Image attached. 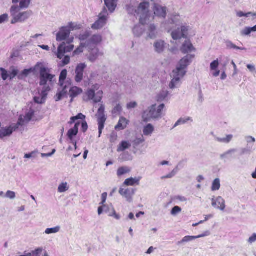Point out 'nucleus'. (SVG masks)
Listing matches in <instances>:
<instances>
[{"label": "nucleus", "mask_w": 256, "mask_h": 256, "mask_svg": "<svg viewBox=\"0 0 256 256\" xmlns=\"http://www.w3.org/2000/svg\"><path fill=\"white\" fill-rule=\"evenodd\" d=\"M128 120L124 117H121L118 121V122L115 126V129L116 130H122L126 128L128 124Z\"/></svg>", "instance_id": "a878e982"}, {"label": "nucleus", "mask_w": 256, "mask_h": 256, "mask_svg": "<svg viewBox=\"0 0 256 256\" xmlns=\"http://www.w3.org/2000/svg\"><path fill=\"white\" fill-rule=\"evenodd\" d=\"M34 114V112L32 110H30L28 113H27L26 116H20L18 121L17 123V126L18 127L20 126H23L25 123H28L29 122L32 118V116Z\"/></svg>", "instance_id": "412c9836"}, {"label": "nucleus", "mask_w": 256, "mask_h": 256, "mask_svg": "<svg viewBox=\"0 0 256 256\" xmlns=\"http://www.w3.org/2000/svg\"><path fill=\"white\" fill-rule=\"evenodd\" d=\"M16 192L11 191V190H8L6 192L4 195V198H10V200H14L16 198Z\"/></svg>", "instance_id": "603ef678"}, {"label": "nucleus", "mask_w": 256, "mask_h": 256, "mask_svg": "<svg viewBox=\"0 0 256 256\" xmlns=\"http://www.w3.org/2000/svg\"><path fill=\"white\" fill-rule=\"evenodd\" d=\"M131 170V169L128 166H122L118 170L117 175L118 176H122L126 174L129 173Z\"/></svg>", "instance_id": "f704fd0d"}, {"label": "nucleus", "mask_w": 256, "mask_h": 256, "mask_svg": "<svg viewBox=\"0 0 256 256\" xmlns=\"http://www.w3.org/2000/svg\"><path fill=\"white\" fill-rule=\"evenodd\" d=\"M144 32V28L141 25H138L134 26L133 29V32L135 36L139 37Z\"/></svg>", "instance_id": "c9c22d12"}, {"label": "nucleus", "mask_w": 256, "mask_h": 256, "mask_svg": "<svg viewBox=\"0 0 256 256\" xmlns=\"http://www.w3.org/2000/svg\"><path fill=\"white\" fill-rule=\"evenodd\" d=\"M212 205L214 208L220 210H224L226 208L225 200L222 196L212 198Z\"/></svg>", "instance_id": "2eb2a0df"}, {"label": "nucleus", "mask_w": 256, "mask_h": 256, "mask_svg": "<svg viewBox=\"0 0 256 256\" xmlns=\"http://www.w3.org/2000/svg\"><path fill=\"white\" fill-rule=\"evenodd\" d=\"M48 92V88H46L45 90H42L39 96H35L34 98V102L38 104H42L44 103L46 100Z\"/></svg>", "instance_id": "4be33fe9"}, {"label": "nucleus", "mask_w": 256, "mask_h": 256, "mask_svg": "<svg viewBox=\"0 0 256 256\" xmlns=\"http://www.w3.org/2000/svg\"><path fill=\"white\" fill-rule=\"evenodd\" d=\"M20 9L18 6H13L11 7L10 13L12 16V19L11 21L12 24L24 22L31 16L32 12L30 11L17 14Z\"/></svg>", "instance_id": "0eeeda50"}, {"label": "nucleus", "mask_w": 256, "mask_h": 256, "mask_svg": "<svg viewBox=\"0 0 256 256\" xmlns=\"http://www.w3.org/2000/svg\"><path fill=\"white\" fill-rule=\"evenodd\" d=\"M129 155L127 153H123L121 154L119 156V160L120 161H126L130 160L128 158Z\"/></svg>", "instance_id": "680f3d73"}, {"label": "nucleus", "mask_w": 256, "mask_h": 256, "mask_svg": "<svg viewBox=\"0 0 256 256\" xmlns=\"http://www.w3.org/2000/svg\"><path fill=\"white\" fill-rule=\"evenodd\" d=\"M164 107V104L158 106L153 104L145 110L142 114V118L144 122H148L150 119H159L162 118V110Z\"/></svg>", "instance_id": "20e7f679"}, {"label": "nucleus", "mask_w": 256, "mask_h": 256, "mask_svg": "<svg viewBox=\"0 0 256 256\" xmlns=\"http://www.w3.org/2000/svg\"><path fill=\"white\" fill-rule=\"evenodd\" d=\"M0 71L1 72L2 78L3 80H6L9 78V73L4 68H0Z\"/></svg>", "instance_id": "5fc2aeb1"}, {"label": "nucleus", "mask_w": 256, "mask_h": 256, "mask_svg": "<svg viewBox=\"0 0 256 256\" xmlns=\"http://www.w3.org/2000/svg\"><path fill=\"white\" fill-rule=\"evenodd\" d=\"M38 154V151H34L30 153L26 154L24 156V158H35L36 157Z\"/></svg>", "instance_id": "13d9d810"}, {"label": "nucleus", "mask_w": 256, "mask_h": 256, "mask_svg": "<svg viewBox=\"0 0 256 256\" xmlns=\"http://www.w3.org/2000/svg\"><path fill=\"white\" fill-rule=\"evenodd\" d=\"M67 76V70H63L60 74L59 78L58 92L56 94V100H60L68 92L70 88V82L68 80L66 81Z\"/></svg>", "instance_id": "39448f33"}, {"label": "nucleus", "mask_w": 256, "mask_h": 256, "mask_svg": "<svg viewBox=\"0 0 256 256\" xmlns=\"http://www.w3.org/2000/svg\"><path fill=\"white\" fill-rule=\"evenodd\" d=\"M108 207L106 204L100 205V206L98 208V215L102 214L104 212L106 213H108Z\"/></svg>", "instance_id": "3c124183"}, {"label": "nucleus", "mask_w": 256, "mask_h": 256, "mask_svg": "<svg viewBox=\"0 0 256 256\" xmlns=\"http://www.w3.org/2000/svg\"><path fill=\"white\" fill-rule=\"evenodd\" d=\"M38 68H36V65L34 67L30 68L25 69L18 75V77L20 79H22L24 77H26L30 74L34 72L35 71L37 70Z\"/></svg>", "instance_id": "cd10ccee"}, {"label": "nucleus", "mask_w": 256, "mask_h": 256, "mask_svg": "<svg viewBox=\"0 0 256 256\" xmlns=\"http://www.w3.org/2000/svg\"><path fill=\"white\" fill-rule=\"evenodd\" d=\"M122 110V106L120 104H117L112 110V114L114 115L118 116L120 114Z\"/></svg>", "instance_id": "8fccbe9b"}, {"label": "nucleus", "mask_w": 256, "mask_h": 256, "mask_svg": "<svg viewBox=\"0 0 256 256\" xmlns=\"http://www.w3.org/2000/svg\"><path fill=\"white\" fill-rule=\"evenodd\" d=\"M149 6L148 2H142L140 4L136 10L130 5L126 6V10L129 14H132L134 12L140 14V22L144 25L147 24V20L150 18L148 11Z\"/></svg>", "instance_id": "7ed1b4c3"}, {"label": "nucleus", "mask_w": 256, "mask_h": 256, "mask_svg": "<svg viewBox=\"0 0 256 256\" xmlns=\"http://www.w3.org/2000/svg\"><path fill=\"white\" fill-rule=\"evenodd\" d=\"M110 216H114L116 220H120V215L117 214L113 208H112V212L108 213Z\"/></svg>", "instance_id": "052dcab7"}, {"label": "nucleus", "mask_w": 256, "mask_h": 256, "mask_svg": "<svg viewBox=\"0 0 256 256\" xmlns=\"http://www.w3.org/2000/svg\"><path fill=\"white\" fill-rule=\"evenodd\" d=\"M74 48V45L72 43H67L66 41L64 42L58 46L56 55L58 58L62 59L64 56L65 53L70 52Z\"/></svg>", "instance_id": "9d476101"}, {"label": "nucleus", "mask_w": 256, "mask_h": 256, "mask_svg": "<svg viewBox=\"0 0 256 256\" xmlns=\"http://www.w3.org/2000/svg\"><path fill=\"white\" fill-rule=\"evenodd\" d=\"M20 2V8H26L28 7L30 0H12V2L16 4Z\"/></svg>", "instance_id": "473e14b6"}, {"label": "nucleus", "mask_w": 256, "mask_h": 256, "mask_svg": "<svg viewBox=\"0 0 256 256\" xmlns=\"http://www.w3.org/2000/svg\"><path fill=\"white\" fill-rule=\"evenodd\" d=\"M66 28H68V30L70 32L71 31L75 30H79L81 28V26L80 24H78L76 23H74L72 22H69L66 26H65Z\"/></svg>", "instance_id": "37998d69"}, {"label": "nucleus", "mask_w": 256, "mask_h": 256, "mask_svg": "<svg viewBox=\"0 0 256 256\" xmlns=\"http://www.w3.org/2000/svg\"><path fill=\"white\" fill-rule=\"evenodd\" d=\"M70 32L68 30V28L66 26H62L60 28V30L56 34V40L58 42L66 41L67 43H72L74 40V38L70 36Z\"/></svg>", "instance_id": "1a4fd4ad"}, {"label": "nucleus", "mask_w": 256, "mask_h": 256, "mask_svg": "<svg viewBox=\"0 0 256 256\" xmlns=\"http://www.w3.org/2000/svg\"><path fill=\"white\" fill-rule=\"evenodd\" d=\"M108 194L106 192H104L102 194L101 200L102 202L100 203V205L106 204V200L107 198Z\"/></svg>", "instance_id": "69168bd1"}, {"label": "nucleus", "mask_w": 256, "mask_h": 256, "mask_svg": "<svg viewBox=\"0 0 256 256\" xmlns=\"http://www.w3.org/2000/svg\"><path fill=\"white\" fill-rule=\"evenodd\" d=\"M9 73V78L10 80L13 79L16 76H17L18 74V69L15 68L14 67H11L10 68V70L8 71Z\"/></svg>", "instance_id": "de8ad7c7"}, {"label": "nucleus", "mask_w": 256, "mask_h": 256, "mask_svg": "<svg viewBox=\"0 0 256 256\" xmlns=\"http://www.w3.org/2000/svg\"><path fill=\"white\" fill-rule=\"evenodd\" d=\"M87 47L88 50L90 53L88 59L92 62H94L99 56L104 55V53L100 52L99 50L96 46H89L88 44Z\"/></svg>", "instance_id": "9b49d317"}, {"label": "nucleus", "mask_w": 256, "mask_h": 256, "mask_svg": "<svg viewBox=\"0 0 256 256\" xmlns=\"http://www.w3.org/2000/svg\"><path fill=\"white\" fill-rule=\"evenodd\" d=\"M246 142L249 144H252L256 142V139L254 138L252 136H246L244 138Z\"/></svg>", "instance_id": "e2e57ef3"}, {"label": "nucleus", "mask_w": 256, "mask_h": 256, "mask_svg": "<svg viewBox=\"0 0 256 256\" xmlns=\"http://www.w3.org/2000/svg\"><path fill=\"white\" fill-rule=\"evenodd\" d=\"M252 152V148L250 146H248L246 148H242L241 150V154H250Z\"/></svg>", "instance_id": "bf43d9fd"}, {"label": "nucleus", "mask_w": 256, "mask_h": 256, "mask_svg": "<svg viewBox=\"0 0 256 256\" xmlns=\"http://www.w3.org/2000/svg\"><path fill=\"white\" fill-rule=\"evenodd\" d=\"M141 179V176L135 178L131 177L126 179L124 182V184L126 186H134L135 185L138 186Z\"/></svg>", "instance_id": "393cba45"}, {"label": "nucleus", "mask_w": 256, "mask_h": 256, "mask_svg": "<svg viewBox=\"0 0 256 256\" xmlns=\"http://www.w3.org/2000/svg\"><path fill=\"white\" fill-rule=\"evenodd\" d=\"M226 48L228 49L233 48V49L240 50H246V48H245L238 47V46H236L230 40L226 41Z\"/></svg>", "instance_id": "58836bf2"}, {"label": "nucleus", "mask_w": 256, "mask_h": 256, "mask_svg": "<svg viewBox=\"0 0 256 256\" xmlns=\"http://www.w3.org/2000/svg\"><path fill=\"white\" fill-rule=\"evenodd\" d=\"M70 62V58L68 56H65L62 60L63 66L68 64Z\"/></svg>", "instance_id": "774afa93"}, {"label": "nucleus", "mask_w": 256, "mask_h": 256, "mask_svg": "<svg viewBox=\"0 0 256 256\" xmlns=\"http://www.w3.org/2000/svg\"><path fill=\"white\" fill-rule=\"evenodd\" d=\"M131 146V144L127 141H122L118 146L117 151L118 152H124V150L128 149Z\"/></svg>", "instance_id": "c756f323"}, {"label": "nucleus", "mask_w": 256, "mask_h": 256, "mask_svg": "<svg viewBox=\"0 0 256 256\" xmlns=\"http://www.w3.org/2000/svg\"><path fill=\"white\" fill-rule=\"evenodd\" d=\"M136 191V188H120L119 190V194L128 202H132L133 200V196Z\"/></svg>", "instance_id": "f8f14e48"}, {"label": "nucleus", "mask_w": 256, "mask_h": 256, "mask_svg": "<svg viewBox=\"0 0 256 256\" xmlns=\"http://www.w3.org/2000/svg\"><path fill=\"white\" fill-rule=\"evenodd\" d=\"M219 66V62L218 60L213 61L210 64V69L211 70H215L217 69Z\"/></svg>", "instance_id": "6e6d98bb"}, {"label": "nucleus", "mask_w": 256, "mask_h": 256, "mask_svg": "<svg viewBox=\"0 0 256 256\" xmlns=\"http://www.w3.org/2000/svg\"><path fill=\"white\" fill-rule=\"evenodd\" d=\"M69 189L68 184L66 182H62L58 186V192L62 193L66 192Z\"/></svg>", "instance_id": "79ce46f5"}, {"label": "nucleus", "mask_w": 256, "mask_h": 256, "mask_svg": "<svg viewBox=\"0 0 256 256\" xmlns=\"http://www.w3.org/2000/svg\"><path fill=\"white\" fill-rule=\"evenodd\" d=\"M36 68H38L37 70L40 72V84L43 86L42 90H45L46 88H48L49 92L50 90L49 85L52 83L54 75L50 73V70L44 63L38 62Z\"/></svg>", "instance_id": "f03ea898"}, {"label": "nucleus", "mask_w": 256, "mask_h": 256, "mask_svg": "<svg viewBox=\"0 0 256 256\" xmlns=\"http://www.w3.org/2000/svg\"><path fill=\"white\" fill-rule=\"evenodd\" d=\"M87 45L88 44L86 42L84 44L82 43L80 45L74 52V55H78L82 52L84 48H88Z\"/></svg>", "instance_id": "c03bdc74"}, {"label": "nucleus", "mask_w": 256, "mask_h": 256, "mask_svg": "<svg viewBox=\"0 0 256 256\" xmlns=\"http://www.w3.org/2000/svg\"><path fill=\"white\" fill-rule=\"evenodd\" d=\"M180 166V164L172 170L171 172L168 174L166 176H163L162 178H173L178 172L180 170L178 166Z\"/></svg>", "instance_id": "49530a36"}, {"label": "nucleus", "mask_w": 256, "mask_h": 256, "mask_svg": "<svg viewBox=\"0 0 256 256\" xmlns=\"http://www.w3.org/2000/svg\"><path fill=\"white\" fill-rule=\"evenodd\" d=\"M106 16L100 13L98 19L92 25V28L94 30L100 29L106 24Z\"/></svg>", "instance_id": "dca6fc26"}, {"label": "nucleus", "mask_w": 256, "mask_h": 256, "mask_svg": "<svg viewBox=\"0 0 256 256\" xmlns=\"http://www.w3.org/2000/svg\"><path fill=\"white\" fill-rule=\"evenodd\" d=\"M80 125V122H76L74 125V126L72 128H70L68 132V136L70 140V142L74 144L75 148H76V142L73 140V138L76 136L78 133V127Z\"/></svg>", "instance_id": "f3484780"}, {"label": "nucleus", "mask_w": 256, "mask_h": 256, "mask_svg": "<svg viewBox=\"0 0 256 256\" xmlns=\"http://www.w3.org/2000/svg\"><path fill=\"white\" fill-rule=\"evenodd\" d=\"M100 85L98 84H93L90 88L88 90L86 93V101L92 100L94 103L100 102L103 96V92L99 90Z\"/></svg>", "instance_id": "423d86ee"}, {"label": "nucleus", "mask_w": 256, "mask_h": 256, "mask_svg": "<svg viewBox=\"0 0 256 256\" xmlns=\"http://www.w3.org/2000/svg\"><path fill=\"white\" fill-rule=\"evenodd\" d=\"M104 106L103 104H101L96 114L98 126V137H100L101 136L106 120V116L104 114Z\"/></svg>", "instance_id": "6e6552de"}, {"label": "nucleus", "mask_w": 256, "mask_h": 256, "mask_svg": "<svg viewBox=\"0 0 256 256\" xmlns=\"http://www.w3.org/2000/svg\"><path fill=\"white\" fill-rule=\"evenodd\" d=\"M154 14L160 18H165L167 14V8L155 4L153 8Z\"/></svg>", "instance_id": "4468645a"}, {"label": "nucleus", "mask_w": 256, "mask_h": 256, "mask_svg": "<svg viewBox=\"0 0 256 256\" xmlns=\"http://www.w3.org/2000/svg\"><path fill=\"white\" fill-rule=\"evenodd\" d=\"M233 138V135L232 134H228L226 135V136L224 138H218V137H216L215 140L220 142H222L225 144H228L232 139Z\"/></svg>", "instance_id": "72a5a7b5"}, {"label": "nucleus", "mask_w": 256, "mask_h": 256, "mask_svg": "<svg viewBox=\"0 0 256 256\" xmlns=\"http://www.w3.org/2000/svg\"><path fill=\"white\" fill-rule=\"evenodd\" d=\"M194 57V55L187 54L180 60L176 68L171 74L172 80L169 84L170 88L174 89L180 85V80L186 74L187 67L191 64Z\"/></svg>", "instance_id": "f257e3e1"}, {"label": "nucleus", "mask_w": 256, "mask_h": 256, "mask_svg": "<svg viewBox=\"0 0 256 256\" xmlns=\"http://www.w3.org/2000/svg\"><path fill=\"white\" fill-rule=\"evenodd\" d=\"M82 88L78 87H72L70 90V96L72 98L77 96L78 94L82 92Z\"/></svg>", "instance_id": "7c9ffc66"}, {"label": "nucleus", "mask_w": 256, "mask_h": 256, "mask_svg": "<svg viewBox=\"0 0 256 256\" xmlns=\"http://www.w3.org/2000/svg\"><path fill=\"white\" fill-rule=\"evenodd\" d=\"M210 235V232L208 231L205 232L204 234L198 235L197 236H186L178 242V244H181L186 242H188L197 238H204V236H208Z\"/></svg>", "instance_id": "a211bd4d"}, {"label": "nucleus", "mask_w": 256, "mask_h": 256, "mask_svg": "<svg viewBox=\"0 0 256 256\" xmlns=\"http://www.w3.org/2000/svg\"><path fill=\"white\" fill-rule=\"evenodd\" d=\"M248 243L252 244L256 242V233H254L248 240Z\"/></svg>", "instance_id": "338daca9"}, {"label": "nucleus", "mask_w": 256, "mask_h": 256, "mask_svg": "<svg viewBox=\"0 0 256 256\" xmlns=\"http://www.w3.org/2000/svg\"><path fill=\"white\" fill-rule=\"evenodd\" d=\"M60 230V226H56L54 228H48L45 230L44 234H54L58 232Z\"/></svg>", "instance_id": "e433bc0d"}, {"label": "nucleus", "mask_w": 256, "mask_h": 256, "mask_svg": "<svg viewBox=\"0 0 256 256\" xmlns=\"http://www.w3.org/2000/svg\"><path fill=\"white\" fill-rule=\"evenodd\" d=\"M154 47L156 52L162 54L166 48V43L162 40H158L154 42Z\"/></svg>", "instance_id": "6ab92c4d"}, {"label": "nucleus", "mask_w": 256, "mask_h": 256, "mask_svg": "<svg viewBox=\"0 0 256 256\" xmlns=\"http://www.w3.org/2000/svg\"><path fill=\"white\" fill-rule=\"evenodd\" d=\"M220 180L216 178L212 182L211 190L212 191H216L220 190Z\"/></svg>", "instance_id": "4c0bfd02"}, {"label": "nucleus", "mask_w": 256, "mask_h": 256, "mask_svg": "<svg viewBox=\"0 0 256 256\" xmlns=\"http://www.w3.org/2000/svg\"><path fill=\"white\" fill-rule=\"evenodd\" d=\"M172 36L174 40H176L184 37L179 29L174 30L172 33Z\"/></svg>", "instance_id": "a19ab883"}, {"label": "nucleus", "mask_w": 256, "mask_h": 256, "mask_svg": "<svg viewBox=\"0 0 256 256\" xmlns=\"http://www.w3.org/2000/svg\"><path fill=\"white\" fill-rule=\"evenodd\" d=\"M43 251V248L40 247L36 249L30 253L27 254L28 256H40Z\"/></svg>", "instance_id": "09e8293b"}, {"label": "nucleus", "mask_w": 256, "mask_h": 256, "mask_svg": "<svg viewBox=\"0 0 256 256\" xmlns=\"http://www.w3.org/2000/svg\"><path fill=\"white\" fill-rule=\"evenodd\" d=\"M86 65L84 63H80L77 65L74 71V80L76 82H80L84 78V72Z\"/></svg>", "instance_id": "ddd939ff"}, {"label": "nucleus", "mask_w": 256, "mask_h": 256, "mask_svg": "<svg viewBox=\"0 0 256 256\" xmlns=\"http://www.w3.org/2000/svg\"><path fill=\"white\" fill-rule=\"evenodd\" d=\"M104 3L111 12L114 10L116 6V0H104Z\"/></svg>", "instance_id": "c85d7f7f"}, {"label": "nucleus", "mask_w": 256, "mask_h": 256, "mask_svg": "<svg viewBox=\"0 0 256 256\" xmlns=\"http://www.w3.org/2000/svg\"><path fill=\"white\" fill-rule=\"evenodd\" d=\"M8 14H4L0 16V24L6 21H8Z\"/></svg>", "instance_id": "0e129e2a"}, {"label": "nucleus", "mask_w": 256, "mask_h": 256, "mask_svg": "<svg viewBox=\"0 0 256 256\" xmlns=\"http://www.w3.org/2000/svg\"><path fill=\"white\" fill-rule=\"evenodd\" d=\"M154 128L151 124H148L145 126L143 130V133L145 136H149L152 133Z\"/></svg>", "instance_id": "ea45409f"}, {"label": "nucleus", "mask_w": 256, "mask_h": 256, "mask_svg": "<svg viewBox=\"0 0 256 256\" xmlns=\"http://www.w3.org/2000/svg\"><path fill=\"white\" fill-rule=\"evenodd\" d=\"M252 32L251 27L246 26L240 30V34L242 36H250Z\"/></svg>", "instance_id": "a18cd8bd"}, {"label": "nucleus", "mask_w": 256, "mask_h": 256, "mask_svg": "<svg viewBox=\"0 0 256 256\" xmlns=\"http://www.w3.org/2000/svg\"><path fill=\"white\" fill-rule=\"evenodd\" d=\"M144 141V140L142 138H136L133 142V146L134 148H137L138 145L142 144Z\"/></svg>", "instance_id": "864d4df0"}, {"label": "nucleus", "mask_w": 256, "mask_h": 256, "mask_svg": "<svg viewBox=\"0 0 256 256\" xmlns=\"http://www.w3.org/2000/svg\"><path fill=\"white\" fill-rule=\"evenodd\" d=\"M146 38L154 39L156 38L158 32L154 24H150L146 32Z\"/></svg>", "instance_id": "b1692460"}, {"label": "nucleus", "mask_w": 256, "mask_h": 256, "mask_svg": "<svg viewBox=\"0 0 256 256\" xmlns=\"http://www.w3.org/2000/svg\"><path fill=\"white\" fill-rule=\"evenodd\" d=\"M237 152V150L235 148L230 149L224 153L220 154V158L221 160L224 162H226L228 160L234 158V154Z\"/></svg>", "instance_id": "aec40b11"}, {"label": "nucleus", "mask_w": 256, "mask_h": 256, "mask_svg": "<svg viewBox=\"0 0 256 256\" xmlns=\"http://www.w3.org/2000/svg\"><path fill=\"white\" fill-rule=\"evenodd\" d=\"M188 122H192V119L190 116L180 118L174 124V128H176L179 125L184 124Z\"/></svg>", "instance_id": "2f4dec72"}, {"label": "nucleus", "mask_w": 256, "mask_h": 256, "mask_svg": "<svg viewBox=\"0 0 256 256\" xmlns=\"http://www.w3.org/2000/svg\"><path fill=\"white\" fill-rule=\"evenodd\" d=\"M182 212V208L178 206H174L171 210L170 214L172 216H176Z\"/></svg>", "instance_id": "4d7b16f0"}, {"label": "nucleus", "mask_w": 256, "mask_h": 256, "mask_svg": "<svg viewBox=\"0 0 256 256\" xmlns=\"http://www.w3.org/2000/svg\"><path fill=\"white\" fill-rule=\"evenodd\" d=\"M102 40V38L101 36L98 34H95L92 36L88 42H86L87 44H89V46L96 45L100 43Z\"/></svg>", "instance_id": "bb28decb"}, {"label": "nucleus", "mask_w": 256, "mask_h": 256, "mask_svg": "<svg viewBox=\"0 0 256 256\" xmlns=\"http://www.w3.org/2000/svg\"><path fill=\"white\" fill-rule=\"evenodd\" d=\"M180 50L184 54H188L195 50L194 48L189 40H186L182 44Z\"/></svg>", "instance_id": "5701e85b"}]
</instances>
